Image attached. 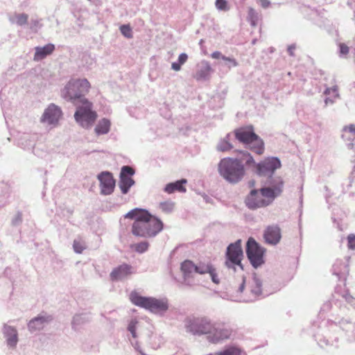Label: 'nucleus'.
I'll return each instance as SVG.
<instances>
[{
    "instance_id": "nucleus-1",
    "label": "nucleus",
    "mask_w": 355,
    "mask_h": 355,
    "mask_svg": "<svg viewBox=\"0 0 355 355\" xmlns=\"http://www.w3.org/2000/svg\"><path fill=\"white\" fill-rule=\"evenodd\" d=\"M124 217L135 220L132 225V233L136 236L154 237L164 228L163 222L145 209H134L128 212Z\"/></svg>"
},
{
    "instance_id": "nucleus-2",
    "label": "nucleus",
    "mask_w": 355,
    "mask_h": 355,
    "mask_svg": "<svg viewBox=\"0 0 355 355\" xmlns=\"http://www.w3.org/2000/svg\"><path fill=\"white\" fill-rule=\"evenodd\" d=\"M242 157L240 159L227 157L222 159L218 164V172L227 181L236 183L245 175V168L243 161L245 160L247 165L254 164L252 156L248 152H241Z\"/></svg>"
},
{
    "instance_id": "nucleus-3",
    "label": "nucleus",
    "mask_w": 355,
    "mask_h": 355,
    "mask_svg": "<svg viewBox=\"0 0 355 355\" xmlns=\"http://www.w3.org/2000/svg\"><path fill=\"white\" fill-rule=\"evenodd\" d=\"M91 88L89 82L85 79H71L61 91L62 96L76 103V101L83 102L85 96Z\"/></svg>"
},
{
    "instance_id": "nucleus-4",
    "label": "nucleus",
    "mask_w": 355,
    "mask_h": 355,
    "mask_svg": "<svg viewBox=\"0 0 355 355\" xmlns=\"http://www.w3.org/2000/svg\"><path fill=\"white\" fill-rule=\"evenodd\" d=\"M236 139L241 143L250 144V148L257 155H262L264 152L263 140L256 135L252 125L241 127L234 130Z\"/></svg>"
},
{
    "instance_id": "nucleus-5",
    "label": "nucleus",
    "mask_w": 355,
    "mask_h": 355,
    "mask_svg": "<svg viewBox=\"0 0 355 355\" xmlns=\"http://www.w3.org/2000/svg\"><path fill=\"white\" fill-rule=\"evenodd\" d=\"M275 198L274 190L270 188L253 189L245 198V203L249 209H256L269 205Z\"/></svg>"
},
{
    "instance_id": "nucleus-6",
    "label": "nucleus",
    "mask_w": 355,
    "mask_h": 355,
    "mask_svg": "<svg viewBox=\"0 0 355 355\" xmlns=\"http://www.w3.org/2000/svg\"><path fill=\"white\" fill-rule=\"evenodd\" d=\"M129 298L133 304L148 309L153 313L165 311L168 309L166 302L153 297L141 296L136 291L131 292Z\"/></svg>"
},
{
    "instance_id": "nucleus-7",
    "label": "nucleus",
    "mask_w": 355,
    "mask_h": 355,
    "mask_svg": "<svg viewBox=\"0 0 355 355\" xmlns=\"http://www.w3.org/2000/svg\"><path fill=\"white\" fill-rule=\"evenodd\" d=\"M214 328V323L207 317H198L187 320L186 329L193 335H207L209 338L211 330Z\"/></svg>"
},
{
    "instance_id": "nucleus-8",
    "label": "nucleus",
    "mask_w": 355,
    "mask_h": 355,
    "mask_svg": "<svg viewBox=\"0 0 355 355\" xmlns=\"http://www.w3.org/2000/svg\"><path fill=\"white\" fill-rule=\"evenodd\" d=\"M83 106H79L75 112L74 117L83 127L91 126L96 119L97 114L92 110V103L87 99L83 100Z\"/></svg>"
},
{
    "instance_id": "nucleus-9",
    "label": "nucleus",
    "mask_w": 355,
    "mask_h": 355,
    "mask_svg": "<svg viewBox=\"0 0 355 355\" xmlns=\"http://www.w3.org/2000/svg\"><path fill=\"white\" fill-rule=\"evenodd\" d=\"M264 248H261L253 238H250L247 242L246 254L254 268L262 265L264 262Z\"/></svg>"
},
{
    "instance_id": "nucleus-10",
    "label": "nucleus",
    "mask_w": 355,
    "mask_h": 355,
    "mask_svg": "<svg viewBox=\"0 0 355 355\" xmlns=\"http://www.w3.org/2000/svg\"><path fill=\"white\" fill-rule=\"evenodd\" d=\"M243 257V253L241 248V240H238L234 243H231L227 248L225 265L228 268H234L239 266L243 269L241 260Z\"/></svg>"
},
{
    "instance_id": "nucleus-11",
    "label": "nucleus",
    "mask_w": 355,
    "mask_h": 355,
    "mask_svg": "<svg viewBox=\"0 0 355 355\" xmlns=\"http://www.w3.org/2000/svg\"><path fill=\"white\" fill-rule=\"evenodd\" d=\"M233 333V330L227 327H216L214 324V328L211 330L209 336L208 340L212 343H218L225 340H228L231 338Z\"/></svg>"
},
{
    "instance_id": "nucleus-12",
    "label": "nucleus",
    "mask_w": 355,
    "mask_h": 355,
    "mask_svg": "<svg viewBox=\"0 0 355 355\" xmlns=\"http://www.w3.org/2000/svg\"><path fill=\"white\" fill-rule=\"evenodd\" d=\"M100 181L101 192L103 195L111 194L115 187V180L112 173L109 172H102L98 175Z\"/></svg>"
},
{
    "instance_id": "nucleus-13",
    "label": "nucleus",
    "mask_w": 355,
    "mask_h": 355,
    "mask_svg": "<svg viewBox=\"0 0 355 355\" xmlns=\"http://www.w3.org/2000/svg\"><path fill=\"white\" fill-rule=\"evenodd\" d=\"M135 171L128 166H123L120 174L119 187L123 193H127L129 189L134 184L135 182L130 176L132 175Z\"/></svg>"
},
{
    "instance_id": "nucleus-14",
    "label": "nucleus",
    "mask_w": 355,
    "mask_h": 355,
    "mask_svg": "<svg viewBox=\"0 0 355 355\" xmlns=\"http://www.w3.org/2000/svg\"><path fill=\"white\" fill-rule=\"evenodd\" d=\"M281 166L280 161L276 157L267 158L257 165V173L259 175L272 173Z\"/></svg>"
},
{
    "instance_id": "nucleus-15",
    "label": "nucleus",
    "mask_w": 355,
    "mask_h": 355,
    "mask_svg": "<svg viewBox=\"0 0 355 355\" xmlns=\"http://www.w3.org/2000/svg\"><path fill=\"white\" fill-rule=\"evenodd\" d=\"M134 273V270L132 266L123 263L114 268L110 275L112 281L122 280Z\"/></svg>"
},
{
    "instance_id": "nucleus-16",
    "label": "nucleus",
    "mask_w": 355,
    "mask_h": 355,
    "mask_svg": "<svg viewBox=\"0 0 355 355\" xmlns=\"http://www.w3.org/2000/svg\"><path fill=\"white\" fill-rule=\"evenodd\" d=\"M62 116L61 110L54 104L50 105L44 111L42 121L49 124L56 123Z\"/></svg>"
},
{
    "instance_id": "nucleus-17",
    "label": "nucleus",
    "mask_w": 355,
    "mask_h": 355,
    "mask_svg": "<svg viewBox=\"0 0 355 355\" xmlns=\"http://www.w3.org/2000/svg\"><path fill=\"white\" fill-rule=\"evenodd\" d=\"M263 238L267 243L275 245L282 238L281 230L277 225H270L263 233Z\"/></svg>"
},
{
    "instance_id": "nucleus-18",
    "label": "nucleus",
    "mask_w": 355,
    "mask_h": 355,
    "mask_svg": "<svg viewBox=\"0 0 355 355\" xmlns=\"http://www.w3.org/2000/svg\"><path fill=\"white\" fill-rule=\"evenodd\" d=\"M35 52L33 60L40 61L45 58L47 55H51L55 50V46L52 44H48L43 47L37 46L35 49Z\"/></svg>"
},
{
    "instance_id": "nucleus-19",
    "label": "nucleus",
    "mask_w": 355,
    "mask_h": 355,
    "mask_svg": "<svg viewBox=\"0 0 355 355\" xmlns=\"http://www.w3.org/2000/svg\"><path fill=\"white\" fill-rule=\"evenodd\" d=\"M187 182L186 179H182L175 182L168 183L166 185L164 191L168 193H173L175 191L184 193L187 191L185 187Z\"/></svg>"
},
{
    "instance_id": "nucleus-20",
    "label": "nucleus",
    "mask_w": 355,
    "mask_h": 355,
    "mask_svg": "<svg viewBox=\"0 0 355 355\" xmlns=\"http://www.w3.org/2000/svg\"><path fill=\"white\" fill-rule=\"evenodd\" d=\"M50 320L49 317L39 316L30 320L28 324L31 331H35L42 329L46 322Z\"/></svg>"
},
{
    "instance_id": "nucleus-21",
    "label": "nucleus",
    "mask_w": 355,
    "mask_h": 355,
    "mask_svg": "<svg viewBox=\"0 0 355 355\" xmlns=\"http://www.w3.org/2000/svg\"><path fill=\"white\" fill-rule=\"evenodd\" d=\"M181 271L184 279L191 277L193 273H196V264L191 260H185L181 263Z\"/></svg>"
},
{
    "instance_id": "nucleus-22",
    "label": "nucleus",
    "mask_w": 355,
    "mask_h": 355,
    "mask_svg": "<svg viewBox=\"0 0 355 355\" xmlns=\"http://www.w3.org/2000/svg\"><path fill=\"white\" fill-rule=\"evenodd\" d=\"M341 137L344 140L354 141L355 139V124L345 125L342 129Z\"/></svg>"
},
{
    "instance_id": "nucleus-23",
    "label": "nucleus",
    "mask_w": 355,
    "mask_h": 355,
    "mask_svg": "<svg viewBox=\"0 0 355 355\" xmlns=\"http://www.w3.org/2000/svg\"><path fill=\"white\" fill-rule=\"evenodd\" d=\"M324 94L329 97L326 98L325 103H333L336 98H339L338 87L337 85H334L332 87H328L325 89Z\"/></svg>"
},
{
    "instance_id": "nucleus-24",
    "label": "nucleus",
    "mask_w": 355,
    "mask_h": 355,
    "mask_svg": "<svg viewBox=\"0 0 355 355\" xmlns=\"http://www.w3.org/2000/svg\"><path fill=\"white\" fill-rule=\"evenodd\" d=\"M110 128V121L107 119H103L101 120L96 127L95 131L98 135L106 134L109 132Z\"/></svg>"
},
{
    "instance_id": "nucleus-25",
    "label": "nucleus",
    "mask_w": 355,
    "mask_h": 355,
    "mask_svg": "<svg viewBox=\"0 0 355 355\" xmlns=\"http://www.w3.org/2000/svg\"><path fill=\"white\" fill-rule=\"evenodd\" d=\"M210 355H245V353L241 349L234 346H230L223 351L216 352Z\"/></svg>"
},
{
    "instance_id": "nucleus-26",
    "label": "nucleus",
    "mask_w": 355,
    "mask_h": 355,
    "mask_svg": "<svg viewBox=\"0 0 355 355\" xmlns=\"http://www.w3.org/2000/svg\"><path fill=\"white\" fill-rule=\"evenodd\" d=\"M211 70V67L206 64L196 73L194 78L198 80L205 79L209 76Z\"/></svg>"
},
{
    "instance_id": "nucleus-27",
    "label": "nucleus",
    "mask_w": 355,
    "mask_h": 355,
    "mask_svg": "<svg viewBox=\"0 0 355 355\" xmlns=\"http://www.w3.org/2000/svg\"><path fill=\"white\" fill-rule=\"evenodd\" d=\"M213 267L212 264L209 262H199V263L196 265V273L200 275L209 273Z\"/></svg>"
},
{
    "instance_id": "nucleus-28",
    "label": "nucleus",
    "mask_w": 355,
    "mask_h": 355,
    "mask_svg": "<svg viewBox=\"0 0 355 355\" xmlns=\"http://www.w3.org/2000/svg\"><path fill=\"white\" fill-rule=\"evenodd\" d=\"M175 202L171 200H166L159 203V209L166 214H171L175 209Z\"/></svg>"
},
{
    "instance_id": "nucleus-29",
    "label": "nucleus",
    "mask_w": 355,
    "mask_h": 355,
    "mask_svg": "<svg viewBox=\"0 0 355 355\" xmlns=\"http://www.w3.org/2000/svg\"><path fill=\"white\" fill-rule=\"evenodd\" d=\"M8 330L10 332V335L7 338L8 345L12 347H15L18 341L17 331L15 329L11 327H8Z\"/></svg>"
},
{
    "instance_id": "nucleus-30",
    "label": "nucleus",
    "mask_w": 355,
    "mask_h": 355,
    "mask_svg": "<svg viewBox=\"0 0 355 355\" xmlns=\"http://www.w3.org/2000/svg\"><path fill=\"white\" fill-rule=\"evenodd\" d=\"M258 19V13L256 12V10L252 8H250L248 11V20L250 21L252 26H257Z\"/></svg>"
},
{
    "instance_id": "nucleus-31",
    "label": "nucleus",
    "mask_w": 355,
    "mask_h": 355,
    "mask_svg": "<svg viewBox=\"0 0 355 355\" xmlns=\"http://www.w3.org/2000/svg\"><path fill=\"white\" fill-rule=\"evenodd\" d=\"M28 19V16L26 14H16L12 18V21L19 26H22L27 24Z\"/></svg>"
},
{
    "instance_id": "nucleus-32",
    "label": "nucleus",
    "mask_w": 355,
    "mask_h": 355,
    "mask_svg": "<svg viewBox=\"0 0 355 355\" xmlns=\"http://www.w3.org/2000/svg\"><path fill=\"white\" fill-rule=\"evenodd\" d=\"M148 243L146 241L140 242L131 245V248H133L136 252L139 253H143L146 252L148 248Z\"/></svg>"
},
{
    "instance_id": "nucleus-33",
    "label": "nucleus",
    "mask_w": 355,
    "mask_h": 355,
    "mask_svg": "<svg viewBox=\"0 0 355 355\" xmlns=\"http://www.w3.org/2000/svg\"><path fill=\"white\" fill-rule=\"evenodd\" d=\"M120 31L123 35H124L127 38L132 37V32L130 26L129 25H122L120 27Z\"/></svg>"
},
{
    "instance_id": "nucleus-34",
    "label": "nucleus",
    "mask_w": 355,
    "mask_h": 355,
    "mask_svg": "<svg viewBox=\"0 0 355 355\" xmlns=\"http://www.w3.org/2000/svg\"><path fill=\"white\" fill-rule=\"evenodd\" d=\"M232 148V144L225 140L222 141L218 146V150L222 152L230 150Z\"/></svg>"
},
{
    "instance_id": "nucleus-35",
    "label": "nucleus",
    "mask_w": 355,
    "mask_h": 355,
    "mask_svg": "<svg viewBox=\"0 0 355 355\" xmlns=\"http://www.w3.org/2000/svg\"><path fill=\"white\" fill-rule=\"evenodd\" d=\"M138 322L136 320H132L128 327V331L131 333L133 338H137L136 328Z\"/></svg>"
},
{
    "instance_id": "nucleus-36",
    "label": "nucleus",
    "mask_w": 355,
    "mask_h": 355,
    "mask_svg": "<svg viewBox=\"0 0 355 355\" xmlns=\"http://www.w3.org/2000/svg\"><path fill=\"white\" fill-rule=\"evenodd\" d=\"M216 7L220 10H227L229 9L227 1L226 0H216Z\"/></svg>"
},
{
    "instance_id": "nucleus-37",
    "label": "nucleus",
    "mask_w": 355,
    "mask_h": 355,
    "mask_svg": "<svg viewBox=\"0 0 355 355\" xmlns=\"http://www.w3.org/2000/svg\"><path fill=\"white\" fill-rule=\"evenodd\" d=\"M73 247L77 253H81L85 249L83 243L80 241H74Z\"/></svg>"
},
{
    "instance_id": "nucleus-38",
    "label": "nucleus",
    "mask_w": 355,
    "mask_h": 355,
    "mask_svg": "<svg viewBox=\"0 0 355 355\" xmlns=\"http://www.w3.org/2000/svg\"><path fill=\"white\" fill-rule=\"evenodd\" d=\"M347 246L349 249L355 250V234H351L347 236Z\"/></svg>"
},
{
    "instance_id": "nucleus-39",
    "label": "nucleus",
    "mask_w": 355,
    "mask_h": 355,
    "mask_svg": "<svg viewBox=\"0 0 355 355\" xmlns=\"http://www.w3.org/2000/svg\"><path fill=\"white\" fill-rule=\"evenodd\" d=\"M209 274L210 275L211 277V279L212 281L216 283V284H218L219 283V279L218 278V275H217V272H216V270L214 267H213L210 272H209Z\"/></svg>"
},
{
    "instance_id": "nucleus-40",
    "label": "nucleus",
    "mask_w": 355,
    "mask_h": 355,
    "mask_svg": "<svg viewBox=\"0 0 355 355\" xmlns=\"http://www.w3.org/2000/svg\"><path fill=\"white\" fill-rule=\"evenodd\" d=\"M340 52L343 55H347L349 53V47L344 43H340L339 44Z\"/></svg>"
},
{
    "instance_id": "nucleus-41",
    "label": "nucleus",
    "mask_w": 355,
    "mask_h": 355,
    "mask_svg": "<svg viewBox=\"0 0 355 355\" xmlns=\"http://www.w3.org/2000/svg\"><path fill=\"white\" fill-rule=\"evenodd\" d=\"M187 58L188 56L186 53H181L178 57V62L183 64L187 62Z\"/></svg>"
},
{
    "instance_id": "nucleus-42",
    "label": "nucleus",
    "mask_w": 355,
    "mask_h": 355,
    "mask_svg": "<svg viewBox=\"0 0 355 355\" xmlns=\"http://www.w3.org/2000/svg\"><path fill=\"white\" fill-rule=\"evenodd\" d=\"M222 59H223V60L228 61V62H230V63L232 64V66H234V67H236V66H237V65H238V62H236V60L235 59H234V58H228V57L225 56V57H222Z\"/></svg>"
},
{
    "instance_id": "nucleus-43",
    "label": "nucleus",
    "mask_w": 355,
    "mask_h": 355,
    "mask_svg": "<svg viewBox=\"0 0 355 355\" xmlns=\"http://www.w3.org/2000/svg\"><path fill=\"white\" fill-rule=\"evenodd\" d=\"M211 58H214V59H220L221 58L222 59V57H225L224 55H223L221 54L220 52L219 51H215L214 53H211Z\"/></svg>"
},
{
    "instance_id": "nucleus-44",
    "label": "nucleus",
    "mask_w": 355,
    "mask_h": 355,
    "mask_svg": "<svg viewBox=\"0 0 355 355\" xmlns=\"http://www.w3.org/2000/svg\"><path fill=\"white\" fill-rule=\"evenodd\" d=\"M261 6L264 8H268L270 4V2L269 0H259Z\"/></svg>"
},
{
    "instance_id": "nucleus-45",
    "label": "nucleus",
    "mask_w": 355,
    "mask_h": 355,
    "mask_svg": "<svg viewBox=\"0 0 355 355\" xmlns=\"http://www.w3.org/2000/svg\"><path fill=\"white\" fill-rule=\"evenodd\" d=\"M181 64L179 63V62H173L171 64V67L173 70L178 71H180V69H181Z\"/></svg>"
},
{
    "instance_id": "nucleus-46",
    "label": "nucleus",
    "mask_w": 355,
    "mask_h": 355,
    "mask_svg": "<svg viewBox=\"0 0 355 355\" xmlns=\"http://www.w3.org/2000/svg\"><path fill=\"white\" fill-rule=\"evenodd\" d=\"M243 288H244V282L243 281V282L241 283V286H240V287H239V291H240L241 292H242V291H243Z\"/></svg>"
}]
</instances>
